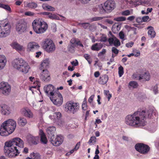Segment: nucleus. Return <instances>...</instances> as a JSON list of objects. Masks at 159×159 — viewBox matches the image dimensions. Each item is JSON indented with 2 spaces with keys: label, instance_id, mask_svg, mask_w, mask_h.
I'll return each mask as SVG.
<instances>
[{
  "label": "nucleus",
  "instance_id": "1",
  "mask_svg": "<svg viewBox=\"0 0 159 159\" xmlns=\"http://www.w3.org/2000/svg\"><path fill=\"white\" fill-rule=\"evenodd\" d=\"M155 110L153 108L137 111L132 115H129L125 117V122L127 125L132 126H143L145 121L147 118H150Z\"/></svg>",
  "mask_w": 159,
  "mask_h": 159
},
{
  "label": "nucleus",
  "instance_id": "2",
  "mask_svg": "<svg viewBox=\"0 0 159 159\" xmlns=\"http://www.w3.org/2000/svg\"><path fill=\"white\" fill-rule=\"evenodd\" d=\"M24 146V143L22 140L18 138H14L5 143L4 153L9 157H14L20 153V149Z\"/></svg>",
  "mask_w": 159,
  "mask_h": 159
},
{
  "label": "nucleus",
  "instance_id": "3",
  "mask_svg": "<svg viewBox=\"0 0 159 159\" xmlns=\"http://www.w3.org/2000/svg\"><path fill=\"white\" fill-rule=\"evenodd\" d=\"M16 127V122L13 120L9 119L3 122L0 127V135L7 136L11 134Z\"/></svg>",
  "mask_w": 159,
  "mask_h": 159
},
{
  "label": "nucleus",
  "instance_id": "4",
  "mask_svg": "<svg viewBox=\"0 0 159 159\" xmlns=\"http://www.w3.org/2000/svg\"><path fill=\"white\" fill-rule=\"evenodd\" d=\"M32 25L34 31L38 34L44 33L48 28L47 24L40 19L34 20L32 22Z\"/></svg>",
  "mask_w": 159,
  "mask_h": 159
},
{
  "label": "nucleus",
  "instance_id": "5",
  "mask_svg": "<svg viewBox=\"0 0 159 159\" xmlns=\"http://www.w3.org/2000/svg\"><path fill=\"white\" fill-rule=\"evenodd\" d=\"M11 27L8 22L2 21L0 25V38L6 37L11 32Z\"/></svg>",
  "mask_w": 159,
  "mask_h": 159
},
{
  "label": "nucleus",
  "instance_id": "6",
  "mask_svg": "<svg viewBox=\"0 0 159 159\" xmlns=\"http://www.w3.org/2000/svg\"><path fill=\"white\" fill-rule=\"evenodd\" d=\"M42 45L43 48L48 52H52L56 49L55 46L52 40L46 39L43 41Z\"/></svg>",
  "mask_w": 159,
  "mask_h": 159
},
{
  "label": "nucleus",
  "instance_id": "7",
  "mask_svg": "<svg viewBox=\"0 0 159 159\" xmlns=\"http://www.w3.org/2000/svg\"><path fill=\"white\" fill-rule=\"evenodd\" d=\"M54 97H50V98L53 103L57 106L61 105L63 102V99L61 94L59 92L56 93Z\"/></svg>",
  "mask_w": 159,
  "mask_h": 159
},
{
  "label": "nucleus",
  "instance_id": "8",
  "mask_svg": "<svg viewBox=\"0 0 159 159\" xmlns=\"http://www.w3.org/2000/svg\"><path fill=\"white\" fill-rule=\"evenodd\" d=\"M11 86L7 82L0 83V92L5 96L8 95L11 92Z\"/></svg>",
  "mask_w": 159,
  "mask_h": 159
},
{
  "label": "nucleus",
  "instance_id": "9",
  "mask_svg": "<svg viewBox=\"0 0 159 159\" xmlns=\"http://www.w3.org/2000/svg\"><path fill=\"white\" fill-rule=\"evenodd\" d=\"M65 108L73 114H74L79 110L80 106L78 103L70 102L66 103Z\"/></svg>",
  "mask_w": 159,
  "mask_h": 159
},
{
  "label": "nucleus",
  "instance_id": "10",
  "mask_svg": "<svg viewBox=\"0 0 159 159\" xmlns=\"http://www.w3.org/2000/svg\"><path fill=\"white\" fill-rule=\"evenodd\" d=\"M49 137L51 143L55 146H58L62 143L63 141L62 137L60 135L55 136L54 135H53Z\"/></svg>",
  "mask_w": 159,
  "mask_h": 159
},
{
  "label": "nucleus",
  "instance_id": "11",
  "mask_svg": "<svg viewBox=\"0 0 159 159\" xmlns=\"http://www.w3.org/2000/svg\"><path fill=\"white\" fill-rule=\"evenodd\" d=\"M115 2L113 0H107L104 3L107 13L111 12L115 7Z\"/></svg>",
  "mask_w": 159,
  "mask_h": 159
},
{
  "label": "nucleus",
  "instance_id": "12",
  "mask_svg": "<svg viewBox=\"0 0 159 159\" xmlns=\"http://www.w3.org/2000/svg\"><path fill=\"white\" fill-rule=\"evenodd\" d=\"M25 61L21 58H17L15 59L12 61V65L13 67L17 70L20 69L22 67Z\"/></svg>",
  "mask_w": 159,
  "mask_h": 159
},
{
  "label": "nucleus",
  "instance_id": "13",
  "mask_svg": "<svg viewBox=\"0 0 159 159\" xmlns=\"http://www.w3.org/2000/svg\"><path fill=\"white\" fill-rule=\"evenodd\" d=\"M11 112L10 107L5 103H0V113L3 115H8Z\"/></svg>",
  "mask_w": 159,
  "mask_h": 159
},
{
  "label": "nucleus",
  "instance_id": "14",
  "mask_svg": "<svg viewBox=\"0 0 159 159\" xmlns=\"http://www.w3.org/2000/svg\"><path fill=\"white\" fill-rule=\"evenodd\" d=\"M40 73V77L43 81L45 82H48L51 80L50 74L48 70H42Z\"/></svg>",
  "mask_w": 159,
  "mask_h": 159
},
{
  "label": "nucleus",
  "instance_id": "15",
  "mask_svg": "<svg viewBox=\"0 0 159 159\" xmlns=\"http://www.w3.org/2000/svg\"><path fill=\"white\" fill-rule=\"evenodd\" d=\"M54 87L52 84H49L44 86V90L46 94L49 97L50 96H53L56 93L54 92Z\"/></svg>",
  "mask_w": 159,
  "mask_h": 159
},
{
  "label": "nucleus",
  "instance_id": "16",
  "mask_svg": "<svg viewBox=\"0 0 159 159\" xmlns=\"http://www.w3.org/2000/svg\"><path fill=\"white\" fill-rule=\"evenodd\" d=\"M16 30L18 34H22L26 30V26L24 23H18L16 24Z\"/></svg>",
  "mask_w": 159,
  "mask_h": 159
},
{
  "label": "nucleus",
  "instance_id": "17",
  "mask_svg": "<svg viewBox=\"0 0 159 159\" xmlns=\"http://www.w3.org/2000/svg\"><path fill=\"white\" fill-rule=\"evenodd\" d=\"M39 48V44L37 43L31 42L28 43L27 45V50L29 52H33L37 50Z\"/></svg>",
  "mask_w": 159,
  "mask_h": 159
},
{
  "label": "nucleus",
  "instance_id": "18",
  "mask_svg": "<svg viewBox=\"0 0 159 159\" xmlns=\"http://www.w3.org/2000/svg\"><path fill=\"white\" fill-rule=\"evenodd\" d=\"M21 112L23 115L27 117L31 118L33 117V114L29 109H23L21 111Z\"/></svg>",
  "mask_w": 159,
  "mask_h": 159
},
{
  "label": "nucleus",
  "instance_id": "19",
  "mask_svg": "<svg viewBox=\"0 0 159 159\" xmlns=\"http://www.w3.org/2000/svg\"><path fill=\"white\" fill-rule=\"evenodd\" d=\"M28 139L29 142L36 145L38 144L39 141L38 137H34L32 135H30L28 136Z\"/></svg>",
  "mask_w": 159,
  "mask_h": 159
},
{
  "label": "nucleus",
  "instance_id": "20",
  "mask_svg": "<svg viewBox=\"0 0 159 159\" xmlns=\"http://www.w3.org/2000/svg\"><path fill=\"white\" fill-rule=\"evenodd\" d=\"M24 4L25 7L29 8L30 9H34L38 7L37 3L34 2H25Z\"/></svg>",
  "mask_w": 159,
  "mask_h": 159
},
{
  "label": "nucleus",
  "instance_id": "21",
  "mask_svg": "<svg viewBox=\"0 0 159 159\" xmlns=\"http://www.w3.org/2000/svg\"><path fill=\"white\" fill-rule=\"evenodd\" d=\"M150 76L148 73L145 72L143 74L140 75L139 80L142 82L150 80Z\"/></svg>",
  "mask_w": 159,
  "mask_h": 159
},
{
  "label": "nucleus",
  "instance_id": "22",
  "mask_svg": "<svg viewBox=\"0 0 159 159\" xmlns=\"http://www.w3.org/2000/svg\"><path fill=\"white\" fill-rule=\"evenodd\" d=\"M50 61L49 59H47L43 61L42 62L39 69L41 70H47L46 69L48 67Z\"/></svg>",
  "mask_w": 159,
  "mask_h": 159
},
{
  "label": "nucleus",
  "instance_id": "23",
  "mask_svg": "<svg viewBox=\"0 0 159 159\" xmlns=\"http://www.w3.org/2000/svg\"><path fill=\"white\" fill-rule=\"evenodd\" d=\"M19 69L18 70L23 73L24 74H26L29 72V70L30 68V66L25 62V63L24 64L22 67Z\"/></svg>",
  "mask_w": 159,
  "mask_h": 159
},
{
  "label": "nucleus",
  "instance_id": "24",
  "mask_svg": "<svg viewBox=\"0 0 159 159\" xmlns=\"http://www.w3.org/2000/svg\"><path fill=\"white\" fill-rule=\"evenodd\" d=\"M108 80V76L106 75H104L100 77L98 80V82L100 84H104L107 83Z\"/></svg>",
  "mask_w": 159,
  "mask_h": 159
},
{
  "label": "nucleus",
  "instance_id": "25",
  "mask_svg": "<svg viewBox=\"0 0 159 159\" xmlns=\"http://www.w3.org/2000/svg\"><path fill=\"white\" fill-rule=\"evenodd\" d=\"M39 134L40 136V140L41 143L44 144H46L48 140L45 134L42 130L40 129L39 130Z\"/></svg>",
  "mask_w": 159,
  "mask_h": 159
},
{
  "label": "nucleus",
  "instance_id": "26",
  "mask_svg": "<svg viewBox=\"0 0 159 159\" xmlns=\"http://www.w3.org/2000/svg\"><path fill=\"white\" fill-rule=\"evenodd\" d=\"M7 60L4 55H0V70L3 69L6 65Z\"/></svg>",
  "mask_w": 159,
  "mask_h": 159
},
{
  "label": "nucleus",
  "instance_id": "27",
  "mask_svg": "<svg viewBox=\"0 0 159 159\" xmlns=\"http://www.w3.org/2000/svg\"><path fill=\"white\" fill-rule=\"evenodd\" d=\"M103 47V45L101 43H96L93 44L91 47V49L93 51H98Z\"/></svg>",
  "mask_w": 159,
  "mask_h": 159
},
{
  "label": "nucleus",
  "instance_id": "28",
  "mask_svg": "<svg viewBox=\"0 0 159 159\" xmlns=\"http://www.w3.org/2000/svg\"><path fill=\"white\" fill-rule=\"evenodd\" d=\"M147 29L148 30V36L151 38H154L156 35V33L154 30L153 27L149 26L148 27Z\"/></svg>",
  "mask_w": 159,
  "mask_h": 159
},
{
  "label": "nucleus",
  "instance_id": "29",
  "mask_svg": "<svg viewBox=\"0 0 159 159\" xmlns=\"http://www.w3.org/2000/svg\"><path fill=\"white\" fill-rule=\"evenodd\" d=\"M56 130V129L55 127L53 126H51L48 128L46 129V131L49 137H50L52 135H54L53 134L54 133Z\"/></svg>",
  "mask_w": 159,
  "mask_h": 159
},
{
  "label": "nucleus",
  "instance_id": "30",
  "mask_svg": "<svg viewBox=\"0 0 159 159\" xmlns=\"http://www.w3.org/2000/svg\"><path fill=\"white\" fill-rule=\"evenodd\" d=\"M43 8L45 10L49 11H55V8L46 3H44L42 5Z\"/></svg>",
  "mask_w": 159,
  "mask_h": 159
},
{
  "label": "nucleus",
  "instance_id": "31",
  "mask_svg": "<svg viewBox=\"0 0 159 159\" xmlns=\"http://www.w3.org/2000/svg\"><path fill=\"white\" fill-rule=\"evenodd\" d=\"M18 124L22 126H24L27 123V121L26 119L22 117L19 118L18 120Z\"/></svg>",
  "mask_w": 159,
  "mask_h": 159
},
{
  "label": "nucleus",
  "instance_id": "32",
  "mask_svg": "<svg viewBox=\"0 0 159 159\" xmlns=\"http://www.w3.org/2000/svg\"><path fill=\"white\" fill-rule=\"evenodd\" d=\"M12 47L17 51L23 50L24 48L22 46L20 45L16 42H14L12 44Z\"/></svg>",
  "mask_w": 159,
  "mask_h": 159
},
{
  "label": "nucleus",
  "instance_id": "33",
  "mask_svg": "<svg viewBox=\"0 0 159 159\" xmlns=\"http://www.w3.org/2000/svg\"><path fill=\"white\" fill-rule=\"evenodd\" d=\"M149 149L150 148L148 145L143 144L140 152L143 154L146 153L149 151Z\"/></svg>",
  "mask_w": 159,
  "mask_h": 159
},
{
  "label": "nucleus",
  "instance_id": "34",
  "mask_svg": "<svg viewBox=\"0 0 159 159\" xmlns=\"http://www.w3.org/2000/svg\"><path fill=\"white\" fill-rule=\"evenodd\" d=\"M98 11L99 13L101 14H104L107 13L106 8L104 7L102 4L98 5Z\"/></svg>",
  "mask_w": 159,
  "mask_h": 159
},
{
  "label": "nucleus",
  "instance_id": "35",
  "mask_svg": "<svg viewBox=\"0 0 159 159\" xmlns=\"http://www.w3.org/2000/svg\"><path fill=\"white\" fill-rule=\"evenodd\" d=\"M138 86V83L135 81H131L129 84V87L130 88H132L134 89L136 88Z\"/></svg>",
  "mask_w": 159,
  "mask_h": 159
},
{
  "label": "nucleus",
  "instance_id": "36",
  "mask_svg": "<svg viewBox=\"0 0 159 159\" xmlns=\"http://www.w3.org/2000/svg\"><path fill=\"white\" fill-rule=\"evenodd\" d=\"M48 17L51 19H54L56 20H60L59 17L57 16L54 14H52L50 13H49Z\"/></svg>",
  "mask_w": 159,
  "mask_h": 159
},
{
  "label": "nucleus",
  "instance_id": "37",
  "mask_svg": "<svg viewBox=\"0 0 159 159\" xmlns=\"http://www.w3.org/2000/svg\"><path fill=\"white\" fill-rule=\"evenodd\" d=\"M0 7L3 8L7 11H11V7L8 5L0 3Z\"/></svg>",
  "mask_w": 159,
  "mask_h": 159
},
{
  "label": "nucleus",
  "instance_id": "38",
  "mask_svg": "<svg viewBox=\"0 0 159 159\" xmlns=\"http://www.w3.org/2000/svg\"><path fill=\"white\" fill-rule=\"evenodd\" d=\"M30 157L32 159H40V156L39 153H31L30 154Z\"/></svg>",
  "mask_w": 159,
  "mask_h": 159
},
{
  "label": "nucleus",
  "instance_id": "39",
  "mask_svg": "<svg viewBox=\"0 0 159 159\" xmlns=\"http://www.w3.org/2000/svg\"><path fill=\"white\" fill-rule=\"evenodd\" d=\"M121 14L123 16H127L132 14H133V11L132 10H131V11L129 10H126L122 11Z\"/></svg>",
  "mask_w": 159,
  "mask_h": 159
},
{
  "label": "nucleus",
  "instance_id": "40",
  "mask_svg": "<svg viewBox=\"0 0 159 159\" xmlns=\"http://www.w3.org/2000/svg\"><path fill=\"white\" fill-rule=\"evenodd\" d=\"M84 57L87 61L89 64H91L92 62V60L90 59V55L88 54H84L83 56Z\"/></svg>",
  "mask_w": 159,
  "mask_h": 159
},
{
  "label": "nucleus",
  "instance_id": "41",
  "mask_svg": "<svg viewBox=\"0 0 159 159\" xmlns=\"http://www.w3.org/2000/svg\"><path fill=\"white\" fill-rule=\"evenodd\" d=\"M96 137L94 136H93L91 137L90 139H89L88 143L89 145H91V143H92L93 144L94 143L96 142Z\"/></svg>",
  "mask_w": 159,
  "mask_h": 159
},
{
  "label": "nucleus",
  "instance_id": "42",
  "mask_svg": "<svg viewBox=\"0 0 159 159\" xmlns=\"http://www.w3.org/2000/svg\"><path fill=\"white\" fill-rule=\"evenodd\" d=\"M124 73V69L123 67L120 66L118 68V74L120 77H121L123 75Z\"/></svg>",
  "mask_w": 159,
  "mask_h": 159
},
{
  "label": "nucleus",
  "instance_id": "43",
  "mask_svg": "<svg viewBox=\"0 0 159 159\" xmlns=\"http://www.w3.org/2000/svg\"><path fill=\"white\" fill-rule=\"evenodd\" d=\"M143 144L142 143H138L136 144L135 146V149L137 151L140 152V151H141L142 149Z\"/></svg>",
  "mask_w": 159,
  "mask_h": 159
},
{
  "label": "nucleus",
  "instance_id": "44",
  "mask_svg": "<svg viewBox=\"0 0 159 159\" xmlns=\"http://www.w3.org/2000/svg\"><path fill=\"white\" fill-rule=\"evenodd\" d=\"M75 46L72 45H69L68 47V49L69 52L71 53H74L75 52Z\"/></svg>",
  "mask_w": 159,
  "mask_h": 159
},
{
  "label": "nucleus",
  "instance_id": "45",
  "mask_svg": "<svg viewBox=\"0 0 159 159\" xmlns=\"http://www.w3.org/2000/svg\"><path fill=\"white\" fill-rule=\"evenodd\" d=\"M109 91L108 90H105L104 91V94L107 98L108 101H109L111 97V95L109 93Z\"/></svg>",
  "mask_w": 159,
  "mask_h": 159
},
{
  "label": "nucleus",
  "instance_id": "46",
  "mask_svg": "<svg viewBox=\"0 0 159 159\" xmlns=\"http://www.w3.org/2000/svg\"><path fill=\"white\" fill-rule=\"evenodd\" d=\"M53 116L55 119L59 120L61 117V114L60 112H56L53 114Z\"/></svg>",
  "mask_w": 159,
  "mask_h": 159
},
{
  "label": "nucleus",
  "instance_id": "47",
  "mask_svg": "<svg viewBox=\"0 0 159 159\" xmlns=\"http://www.w3.org/2000/svg\"><path fill=\"white\" fill-rule=\"evenodd\" d=\"M103 17H101L95 16L92 17L90 19V21L92 22L101 20L102 19Z\"/></svg>",
  "mask_w": 159,
  "mask_h": 159
},
{
  "label": "nucleus",
  "instance_id": "48",
  "mask_svg": "<svg viewBox=\"0 0 159 159\" xmlns=\"http://www.w3.org/2000/svg\"><path fill=\"white\" fill-rule=\"evenodd\" d=\"M113 44L116 47H118L120 45V41L116 38H115V39Z\"/></svg>",
  "mask_w": 159,
  "mask_h": 159
},
{
  "label": "nucleus",
  "instance_id": "49",
  "mask_svg": "<svg viewBox=\"0 0 159 159\" xmlns=\"http://www.w3.org/2000/svg\"><path fill=\"white\" fill-rule=\"evenodd\" d=\"M114 20L117 21H124L126 20V18L124 16H120L115 18Z\"/></svg>",
  "mask_w": 159,
  "mask_h": 159
},
{
  "label": "nucleus",
  "instance_id": "50",
  "mask_svg": "<svg viewBox=\"0 0 159 159\" xmlns=\"http://www.w3.org/2000/svg\"><path fill=\"white\" fill-rule=\"evenodd\" d=\"M107 36L105 34H102V36L101 37L100 41L101 42H105L107 41Z\"/></svg>",
  "mask_w": 159,
  "mask_h": 159
},
{
  "label": "nucleus",
  "instance_id": "51",
  "mask_svg": "<svg viewBox=\"0 0 159 159\" xmlns=\"http://www.w3.org/2000/svg\"><path fill=\"white\" fill-rule=\"evenodd\" d=\"M133 52L134 55V56L137 57H139L140 55V52L139 51L136 49H134L133 50Z\"/></svg>",
  "mask_w": 159,
  "mask_h": 159
},
{
  "label": "nucleus",
  "instance_id": "52",
  "mask_svg": "<svg viewBox=\"0 0 159 159\" xmlns=\"http://www.w3.org/2000/svg\"><path fill=\"white\" fill-rule=\"evenodd\" d=\"M91 25L89 23H83V24L82 27L84 29H87L89 27H90Z\"/></svg>",
  "mask_w": 159,
  "mask_h": 159
},
{
  "label": "nucleus",
  "instance_id": "53",
  "mask_svg": "<svg viewBox=\"0 0 159 159\" xmlns=\"http://www.w3.org/2000/svg\"><path fill=\"white\" fill-rule=\"evenodd\" d=\"M82 107L83 110H86L87 109L86 106V101H84L82 105Z\"/></svg>",
  "mask_w": 159,
  "mask_h": 159
},
{
  "label": "nucleus",
  "instance_id": "54",
  "mask_svg": "<svg viewBox=\"0 0 159 159\" xmlns=\"http://www.w3.org/2000/svg\"><path fill=\"white\" fill-rule=\"evenodd\" d=\"M24 14L26 16H33L34 15V13L32 12L28 11L25 12V13Z\"/></svg>",
  "mask_w": 159,
  "mask_h": 159
},
{
  "label": "nucleus",
  "instance_id": "55",
  "mask_svg": "<svg viewBox=\"0 0 159 159\" xmlns=\"http://www.w3.org/2000/svg\"><path fill=\"white\" fill-rule=\"evenodd\" d=\"M111 51L112 53H114L115 55H117L119 52V50L114 47L112 48Z\"/></svg>",
  "mask_w": 159,
  "mask_h": 159
},
{
  "label": "nucleus",
  "instance_id": "56",
  "mask_svg": "<svg viewBox=\"0 0 159 159\" xmlns=\"http://www.w3.org/2000/svg\"><path fill=\"white\" fill-rule=\"evenodd\" d=\"M157 88L158 87L157 84L154 86L153 88V90L155 94H157L158 92Z\"/></svg>",
  "mask_w": 159,
  "mask_h": 159
},
{
  "label": "nucleus",
  "instance_id": "57",
  "mask_svg": "<svg viewBox=\"0 0 159 159\" xmlns=\"http://www.w3.org/2000/svg\"><path fill=\"white\" fill-rule=\"evenodd\" d=\"M106 50L105 49H102V51L99 52L98 54V56L100 57L101 56L104 55L106 52Z\"/></svg>",
  "mask_w": 159,
  "mask_h": 159
},
{
  "label": "nucleus",
  "instance_id": "58",
  "mask_svg": "<svg viewBox=\"0 0 159 159\" xmlns=\"http://www.w3.org/2000/svg\"><path fill=\"white\" fill-rule=\"evenodd\" d=\"M77 40L75 38H72L70 41V42L71 44V45H75V44L76 43Z\"/></svg>",
  "mask_w": 159,
  "mask_h": 159
},
{
  "label": "nucleus",
  "instance_id": "59",
  "mask_svg": "<svg viewBox=\"0 0 159 159\" xmlns=\"http://www.w3.org/2000/svg\"><path fill=\"white\" fill-rule=\"evenodd\" d=\"M115 37L114 38H110L108 39V41L110 45H111L113 43L115 39Z\"/></svg>",
  "mask_w": 159,
  "mask_h": 159
},
{
  "label": "nucleus",
  "instance_id": "60",
  "mask_svg": "<svg viewBox=\"0 0 159 159\" xmlns=\"http://www.w3.org/2000/svg\"><path fill=\"white\" fill-rule=\"evenodd\" d=\"M140 77V75H139L136 74H134L132 76V77L134 79H136L139 80V78Z\"/></svg>",
  "mask_w": 159,
  "mask_h": 159
},
{
  "label": "nucleus",
  "instance_id": "61",
  "mask_svg": "<svg viewBox=\"0 0 159 159\" xmlns=\"http://www.w3.org/2000/svg\"><path fill=\"white\" fill-rule=\"evenodd\" d=\"M79 1L82 4H85L88 3V2L91 0H79Z\"/></svg>",
  "mask_w": 159,
  "mask_h": 159
},
{
  "label": "nucleus",
  "instance_id": "62",
  "mask_svg": "<svg viewBox=\"0 0 159 159\" xmlns=\"http://www.w3.org/2000/svg\"><path fill=\"white\" fill-rule=\"evenodd\" d=\"M134 43L132 42H130L127 43L126 44V46L128 48H131L134 45Z\"/></svg>",
  "mask_w": 159,
  "mask_h": 159
},
{
  "label": "nucleus",
  "instance_id": "63",
  "mask_svg": "<svg viewBox=\"0 0 159 159\" xmlns=\"http://www.w3.org/2000/svg\"><path fill=\"white\" fill-rule=\"evenodd\" d=\"M119 36L120 39H123L124 38V33L121 31L119 33Z\"/></svg>",
  "mask_w": 159,
  "mask_h": 159
},
{
  "label": "nucleus",
  "instance_id": "64",
  "mask_svg": "<svg viewBox=\"0 0 159 159\" xmlns=\"http://www.w3.org/2000/svg\"><path fill=\"white\" fill-rule=\"evenodd\" d=\"M71 64L74 66H76L78 65V62L77 60L71 62Z\"/></svg>",
  "mask_w": 159,
  "mask_h": 159
}]
</instances>
